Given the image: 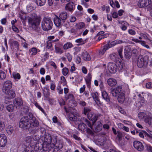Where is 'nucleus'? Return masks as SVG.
I'll list each match as a JSON object with an SVG mask.
<instances>
[{"mask_svg":"<svg viewBox=\"0 0 152 152\" xmlns=\"http://www.w3.org/2000/svg\"><path fill=\"white\" fill-rule=\"evenodd\" d=\"M12 86V84L11 81H6L4 83L2 88L3 92L7 95V97L10 99L13 98L15 96V91L10 90Z\"/></svg>","mask_w":152,"mask_h":152,"instance_id":"nucleus-1","label":"nucleus"},{"mask_svg":"<svg viewBox=\"0 0 152 152\" xmlns=\"http://www.w3.org/2000/svg\"><path fill=\"white\" fill-rule=\"evenodd\" d=\"M28 24L29 26L34 30H36L39 26L41 18L39 16L35 13L31 15L30 17L28 18Z\"/></svg>","mask_w":152,"mask_h":152,"instance_id":"nucleus-2","label":"nucleus"},{"mask_svg":"<svg viewBox=\"0 0 152 152\" xmlns=\"http://www.w3.org/2000/svg\"><path fill=\"white\" fill-rule=\"evenodd\" d=\"M53 23L49 18H44L42 23V27L44 30L47 31L52 28Z\"/></svg>","mask_w":152,"mask_h":152,"instance_id":"nucleus-3","label":"nucleus"},{"mask_svg":"<svg viewBox=\"0 0 152 152\" xmlns=\"http://www.w3.org/2000/svg\"><path fill=\"white\" fill-rule=\"evenodd\" d=\"M38 137L37 135L27 136L26 138L25 141L28 145H30V146H32L33 148L35 147L36 142L35 141L37 140Z\"/></svg>","mask_w":152,"mask_h":152,"instance_id":"nucleus-4","label":"nucleus"},{"mask_svg":"<svg viewBox=\"0 0 152 152\" xmlns=\"http://www.w3.org/2000/svg\"><path fill=\"white\" fill-rule=\"evenodd\" d=\"M29 118L28 116L24 117L22 118L19 123V126L23 129H28L30 127L29 124Z\"/></svg>","mask_w":152,"mask_h":152,"instance_id":"nucleus-5","label":"nucleus"},{"mask_svg":"<svg viewBox=\"0 0 152 152\" xmlns=\"http://www.w3.org/2000/svg\"><path fill=\"white\" fill-rule=\"evenodd\" d=\"M148 64V60L142 55H140L137 60V65L140 68L146 67Z\"/></svg>","mask_w":152,"mask_h":152,"instance_id":"nucleus-6","label":"nucleus"},{"mask_svg":"<svg viewBox=\"0 0 152 152\" xmlns=\"http://www.w3.org/2000/svg\"><path fill=\"white\" fill-rule=\"evenodd\" d=\"M33 115L31 114L29 116H31L29 118V124L30 125V127H38L39 125L38 121L35 118L32 117Z\"/></svg>","mask_w":152,"mask_h":152,"instance_id":"nucleus-7","label":"nucleus"},{"mask_svg":"<svg viewBox=\"0 0 152 152\" xmlns=\"http://www.w3.org/2000/svg\"><path fill=\"white\" fill-rule=\"evenodd\" d=\"M133 146L137 151L140 152L142 151L144 149V146L141 142L135 141L133 142Z\"/></svg>","mask_w":152,"mask_h":152,"instance_id":"nucleus-8","label":"nucleus"},{"mask_svg":"<svg viewBox=\"0 0 152 152\" xmlns=\"http://www.w3.org/2000/svg\"><path fill=\"white\" fill-rule=\"evenodd\" d=\"M139 135L142 138H143L145 136L148 140L152 143V134L150 133H148L145 131H143L140 132Z\"/></svg>","mask_w":152,"mask_h":152,"instance_id":"nucleus-9","label":"nucleus"},{"mask_svg":"<svg viewBox=\"0 0 152 152\" xmlns=\"http://www.w3.org/2000/svg\"><path fill=\"white\" fill-rule=\"evenodd\" d=\"M122 91V87L118 86L113 89L111 91V94L115 97H117L121 93L123 92Z\"/></svg>","mask_w":152,"mask_h":152,"instance_id":"nucleus-10","label":"nucleus"},{"mask_svg":"<svg viewBox=\"0 0 152 152\" xmlns=\"http://www.w3.org/2000/svg\"><path fill=\"white\" fill-rule=\"evenodd\" d=\"M7 138L6 135L4 134H0V147H4L7 144Z\"/></svg>","mask_w":152,"mask_h":152,"instance_id":"nucleus-11","label":"nucleus"},{"mask_svg":"<svg viewBox=\"0 0 152 152\" xmlns=\"http://www.w3.org/2000/svg\"><path fill=\"white\" fill-rule=\"evenodd\" d=\"M117 66L113 63H109L108 64V69L111 73H115L116 72Z\"/></svg>","mask_w":152,"mask_h":152,"instance_id":"nucleus-12","label":"nucleus"},{"mask_svg":"<svg viewBox=\"0 0 152 152\" xmlns=\"http://www.w3.org/2000/svg\"><path fill=\"white\" fill-rule=\"evenodd\" d=\"M151 3L150 0H139L138 5L140 7H145L148 6Z\"/></svg>","mask_w":152,"mask_h":152,"instance_id":"nucleus-13","label":"nucleus"},{"mask_svg":"<svg viewBox=\"0 0 152 152\" xmlns=\"http://www.w3.org/2000/svg\"><path fill=\"white\" fill-rule=\"evenodd\" d=\"M75 5L73 2L67 4L65 6V10L67 11L72 12L74 10Z\"/></svg>","mask_w":152,"mask_h":152,"instance_id":"nucleus-14","label":"nucleus"},{"mask_svg":"<svg viewBox=\"0 0 152 152\" xmlns=\"http://www.w3.org/2000/svg\"><path fill=\"white\" fill-rule=\"evenodd\" d=\"M91 95L96 103L98 105L100 104V101L99 99L97 93L96 92H93L91 93Z\"/></svg>","mask_w":152,"mask_h":152,"instance_id":"nucleus-15","label":"nucleus"},{"mask_svg":"<svg viewBox=\"0 0 152 152\" xmlns=\"http://www.w3.org/2000/svg\"><path fill=\"white\" fill-rule=\"evenodd\" d=\"M125 94L123 91L121 93L118 95V100L119 103H123L125 101Z\"/></svg>","mask_w":152,"mask_h":152,"instance_id":"nucleus-16","label":"nucleus"},{"mask_svg":"<svg viewBox=\"0 0 152 152\" xmlns=\"http://www.w3.org/2000/svg\"><path fill=\"white\" fill-rule=\"evenodd\" d=\"M88 118L94 123L97 120V116L92 112H90L87 116Z\"/></svg>","mask_w":152,"mask_h":152,"instance_id":"nucleus-17","label":"nucleus"},{"mask_svg":"<svg viewBox=\"0 0 152 152\" xmlns=\"http://www.w3.org/2000/svg\"><path fill=\"white\" fill-rule=\"evenodd\" d=\"M144 121L145 123L152 126V115L149 114L148 115L147 117L145 118L144 119Z\"/></svg>","mask_w":152,"mask_h":152,"instance_id":"nucleus-18","label":"nucleus"},{"mask_svg":"<svg viewBox=\"0 0 152 152\" xmlns=\"http://www.w3.org/2000/svg\"><path fill=\"white\" fill-rule=\"evenodd\" d=\"M23 104L22 100L20 98H15L14 101V104L16 107L22 106Z\"/></svg>","mask_w":152,"mask_h":152,"instance_id":"nucleus-19","label":"nucleus"},{"mask_svg":"<svg viewBox=\"0 0 152 152\" xmlns=\"http://www.w3.org/2000/svg\"><path fill=\"white\" fill-rule=\"evenodd\" d=\"M67 17V13L65 11H62L59 13V17L63 20H66Z\"/></svg>","mask_w":152,"mask_h":152,"instance_id":"nucleus-20","label":"nucleus"},{"mask_svg":"<svg viewBox=\"0 0 152 152\" xmlns=\"http://www.w3.org/2000/svg\"><path fill=\"white\" fill-rule=\"evenodd\" d=\"M81 57L85 61H89L91 59L90 55L87 52L82 53Z\"/></svg>","mask_w":152,"mask_h":152,"instance_id":"nucleus-21","label":"nucleus"},{"mask_svg":"<svg viewBox=\"0 0 152 152\" xmlns=\"http://www.w3.org/2000/svg\"><path fill=\"white\" fill-rule=\"evenodd\" d=\"M107 82L108 85L110 86H115L117 83L116 80L113 78H110L107 80Z\"/></svg>","mask_w":152,"mask_h":152,"instance_id":"nucleus-22","label":"nucleus"},{"mask_svg":"<svg viewBox=\"0 0 152 152\" xmlns=\"http://www.w3.org/2000/svg\"><path fill=\"white\" fill-rule=\"evenodd\" d=\"M124 55L125 57L127 59H129L130 58L131 56L130 49L128 47H126L124 49Z\"/></svg>","mask_w":152,"mask_h":152,"instance_id":"nucleus-23","label":"nucleus"},{"mask_svg":"<svg viewBox=\"0 0 152 152\" xmlns=\"http://www.w3.org/2000/svg\"><path fill=\"white\" fill-rule=\"evenodd\" d=\"M61 19L59 17L57 16H56L54 19V23L55 25L58 27L60 26L61 24Z\"/></svg>","mask_w":152,"mask_h":152,"instance_id":"nucleus-24","label":"nucleus"},{"mask_svg":"<svg viewBox=\"0 0 152 152\" xmlns=\"http://www.w3.org/2000/svg\"><path fill=\"white\" fill-rule=\"evenodd\" d=\"M85 24L83 22H80L76 24L75 26L76 28V29L78 31L82 29L85 27Z\"/></svg>","mask_w":152,"mask_h":152,"instance_id":"nucleus-25","label":"nucleus"},{"mask_svg":"<svg viewBox=\"0 0 152 152\" xmlns=\"http://www.w3.org/2000/svg\"><path fill=\"white\" fill-rule=\"evenodd\" d=\"M14 128L11 125H9L6 129V132L8 134L11 135L14 132Z\"/></svg>","mask_w":152,"mask_h":152,"instance_id":"nucleus-26","label":"nucleus"},{"mask_svg":"<svg viewBox=\"0 0 152 152\" xmlns=\"http://www.w3.org/2000/svg\"><path fill=\"white\" fill-rule=\"evenodd\" d=\"M43 91L44 96L46 97H48L50 94L49 88L46 87H45L43 89Z\"/></svg>","mask_w":152,"mask_h":152,"instance_id":"nucleus-27","label":"nucleus"},{"mask_svg":"<svg viewBox=\"0 0 152 152\" xmlns=\"http://www.w3.org/2000/svg\"><path fill=\"white\" fill-rule=\"evenodd\" d=\"M45 141L44 143H47V144L49 145V144L51 143L52 139L51 136L50 135L48 134V136H46L45 137Z\"/></svg>","mask_w":152,"mask_h":152,"instance_id":"nucleus-28","label":"nucleus"},{"mask_svg":"<svg viewBox=\"0 0 152 152\" xmlns=\"http://www.w3.org/2000/svg\"><path fill=\"white\" fill-rule=\"evenodd\" d=\"M102 96L103 99H104L107 102L110 101V99L109 96H108L107 93L105 91H103L102 92Z\"/></svg>","mask_w":152,"mask_h":152,"instance_id":"nucleus-29","label":"nucleus"},{"mask_svg":"<svg viewBox=\"0 0 152 152\" xmlns=\"http://www.w3.org/2000/svg\"><path fill=\"white\" fill-rule=\"evenodd\" d=\"M120 23L122 25V26H121V29L123 31H125L127 29V26L128 25V23L125 21H121Z\"/></svg>","mask_w":152,"mask_h":152,"instance_id":"nucleus-30","label":"nucleus"},{"mask_svg":"<svg viewBox=\"0 0 152 152\" xmlns=\"http://www.w3.org/2000/svg\"><path fill=\"white\" fill-rule=\"evenodd\" d=\"M55 52L59 54H61L64 52L62 48L56 45L55 46Z\"/></svg>","mask_w":152,"mask_h":152,"instance_id":"nucleus-31","label":"nucleus"},{"mask_svg":"<svg viewBox=\"0 0 152 152\" xmlns=\"http://www.w3.org/2000/svg\"><path fill=\"white\" fill-rule=\"evenodd\" d=\"M75 42L78 43V45H80L85 44L86 42V39H83L81 38L76 39L75 40Z\"/></svg>","mask_w":152,"mask_h":152,"instance_id":"nucleus-32","label":"nucleus"},{"mask_svg":"<svg viewBox=\"0 0 152 152\" xmlns=\"http://www.w3.org/2000/svg\"><path fill=\"white\" fill-rule=\"evenodd\" d=\"M66 98L67 99H70L72 100V102L74 104V106H76V102L74 100H72L73 99V96L72 94H69L68 95H66L65 96Z\"/></svg>","mask_w":152,"mask_h":152,"instance_id":"nucleus-33","label":"nucleus"},{"mask_svg":"<svg viewBox=\"0 0 152 152\" xmlns=\"http://www.w3.org/2000/svg\"><path fill=\"white\" fill-rule=\"evenodd\" d=\"M73 46L71 43L67 42L63 46V48L64 50H67L68 49L72 48Z\"/></svg>","mask_w":152,"mask_h":152,"instance_id":"nucleus-34","label":"nucleus"},{"mask_svg":"<svg viewBox=\"0 0 152 152\" xmlns=\"http://www.w3.org/2000/svg\"><path fill=\"white\" fill-rule=\"evenodd\" d=\"M148 115L144 112H140L138 113V117L140 119H143L144 121L145 118L147 117Z\"/></svg>","mask_w":152,"mask_h":152,"instance_id":"nucleus-35","label":"nucleus"},{"mask_svg":"<svg viewBox=\"0 0 152 152\" xmlns=\"http://www.w3.org/2000/svg\"><path fill=\"white\" fill-rule=\"evenodd\" d=\"M36 1L38 5L42 6L45 4L46 0H36Z\"/></svg>","mask_w":152,"mask_h":152,"instance_id":"nucleus-36","label":"nucleus"},{"mask_svg":"<svg viewBox=\"0 0 152 152\" xmlns=\"http://www.w3.org/2000/svg\"><path fill=\"white\" fill-rule=\"evenodd\" d=\"M68 117L70 120L72 121H75L77 118V117L72 113L68 114Z\"/></svg>","mask_w":152,"mask_h":152,"instance_id":"nucleus-37","label":"nucleus"},{"mask_svg":"<svg viewBox=\"0 0 152 152\" xmlns=\"http://www.w3.org/2000/svg\"><path fill=\"white\" fill-rule=\"evenodd\" d=\"M107 46L105 45L103 49L100 50H99V55L100 56H102L103 55L104 53L107 50Z\"/></svg>","mask_w":152,"mask_h":152,"instance_id":"nucleus-38","label":"nucleus"},{"mask_svg":"<svg viewBox=\"0 0 152 152\" xmlns=\"http://www.w3.org/2000/svg\"><path fill=\"white\" fill-rule=\"evenodd\" d=\"M77 124H79L78 127L79 130L82 131L86 128V126L85 124L79 123H77Z\"/></svg>","mask_w":152,"mask_h":152,"instance_id":"nucleus-39","label":"nucleus"},{"mask_svg":"<svg viewBox=\"0 0 152 152\" xmlns=\"http://www.w3.org/2000/svg\"><path fill=\"white\" fill-rule=\"evenodd\" d=\"M98 125L95 127V130L96 131L99 132L102 129V124L100 122H98Z\"/></svg>","mask_w":152,"mask_h":152,"instance_id":"nucleus-40","label":"nucleus"},{"mask_svg":"<svg viewBox=\"0 0 152 152\" xmlns=\"http://www.w3.org/2000/svg\"><path fill=\"white\" fill-rule=\"evenodd\" d=\"M115 42V41L111 42L110 44L108 45H105L106 46H107V49L113 47L115 45H116Z\"/></svg>","mask_w":152,"mask_h":152,"instance_id":"nucleus-41","label":"nucleus"},{"mask_svg":"<svg viewBox=\"0 0 152 152\" xmlns=\"http://www.w3.org/2000/svg\"><path fill=\"white\" fill-rule=\"evenodd\" d=\"M110 58L111 60L115 61L117 59L118 57L117 54L114 53L110 55Z\"/></svg>","mask_w":152,"mask_h":152,"instance_id":"nucleus-42","label":"nucleus"},{"mask_svg":"<svg viewBox=\"0 0 152 152\" xmlns=\"http://www.w3.org/2000/svg\"><path fill=\"white\" fill-rule=\"evenodd\" d=\"M110 4L111 6L113 7H115V6H116V7L117 8H119L120 7V6L118 2L117 1H115L114 4L113 3V1H112V3L110 2Z\"/></svg>","mask_w":152,"mask_h":152,"instance_id":"nucleus-43","label":"nucleus"},{"mask_svg":"<svg viewBox=\"0 0 152 152\" xmlns=\"http://www.w3.org/2000/svg\"><path fill=\"white\" fill-rule=\"evenodd\" d=\"M62 72L64 75L66 76L68 73L69 69L66 67H64L62 70Z\"/></svg>","mask_w":152,"mask_h":152,"instance_id":"nucleus-44","label":"nucleus"},{"mask_svg":"<svg viewBox=\"0 0 152 152\" xmlns=\"http://www.w3.org/2000/svg\"><path fill=\"white\" fill-rule=\"evenodd\" d=\"M61 83L63 84V86H66L67 85V82L65 77L61 76Z\"/></svg>","mask_w":152,"mask_h":152,"instance_id":"nucleus-45","label":"nucleus"},{"mask_svg":"<svg viewBox=\"0 0 152 152\" xmlns=\"http://www.w3.org/2000/svg\"><path fill=\"white\" fill-rule=\"evenodd\" d=\"M91 109L88 107H84V108L83 113L85 115H87L90 113V112H91Z\"/></svg>","mask_w":152,"mask_h":152,"instance_id":"nucleus-46","label":"nucleus"},{"mask_svg":"<svg viewBox=\"0 0 152 152\" xmlns=\"http://www.w3.org/2000/svg\"><path fill=\"white\" fill-rule=\"evenodd\" d=\"M12 75L14 78L15 79L19 80L20 78V76L18 73L13 72L12 73Z\"/></svg>","mask_w":152,"mask_h":152,"instance_id":"nucleus-47","label":"nucleus"},{"mask_svg":"<svg viewBox=\"0 0 152 152\" xmlns=\"http://www.w3.org/2000/svg\"><path fill=\"white\" fill-rule=\"evenodd\" d=\"M5 123L2 121H0V132L4 130L5 128Z\"/></svg>","mask_w":152,"mask_h":152,"instance_id":"nucleus-48","label":"nucleus"},{"mask_svg":"<svg viewBox=\"0 0 152 152\" xmlns=\"http://www.w3.org/2000/svg\"><path fill=\"white\" fill-rule=\"evenodd\" d=\"M31 51L32 52L31 55H35L37 54V52L39 51V50L38 49L37 50L36 48L34 47L31 49Z\"/></svg>","mask_w":152,"mask_h":152,"instance_id":"nucleus-49","label":"nucleus"},{"mask_svg":"<svg viewBox=\"0 0 152 152\" xmlns=\"http://www.w3.org/2000/svg\"><path fill=\"white\" fill-rule=\"evenodd\" d=\"M21 41L22 42V45L24 48H27L28 47V44L26 42L25 40L23 38H21Z\"/></svg>","mask_w":152,"mask_h":152,"instance_id":"nucleus-50","label":"nucleus"},{"mask_svg":"<svg viewBox=\"0 0 152 152\" xmlns=\"http://www.w3.org/2000/svg\"><path fill=\"white\" fill-rule=\"evenodd\" d=\"M84 122L88 125V126L91 129H93V125L86 118H83Z\"/></svg>","mask_w":152,"mask_h":152,"instance_id":"nucleus-51","label":"nucleus"},{"mask_svg":"<svg viewBox=\"0 0 152 152\" xmlns=\"http://www.w3.org/2000/svg\"><path fill=\"white\" fill-rule=\"evenodd\" d=\"M77 102L81 106H84L86 105V102L81 99H79L77 100Z\"/></svg>","mask_w":152,"mask_h":152,"instance_id":"nucleus-52","label":"nucleus"},{"mask_svg":"<svg viewBox=\"0 0 152 152\" xmlns=\"http://www.w3.org/2000/svg\"><path fill=\"white\" fill-rule=\"evenodd\" d=\"M13 106L12 104H9L7 107V109L10 112H12L13 109Z\"/></svg>","mask_w":152,"mask_h":152,"instance_id":"nucleus-53","label":"nucleus"},{"mask_svg":"<svg viewBox=\"0 0 152 152\" xmlns=\"http://www.w3.org/2000/svg\"><path fill=\"white\" fill-rule=\"evenodd\" d=\"M6 75L5 73L2 71L0 70V78L4 79L5 78Z\"/></svg>","mask_w":152,"mask_h":152,"instance_id":"nucleus-54","label":"nucleus"},{"mask_svg":"<svg viewBox=\"0 0 152 152\" xmlns=\"http://www.w3.org/2000/svg\"><path fill=\"white\" fill-rule=\"evenodd\" d=\"M134 95L135 96L137 95V96H138L139 98L141 100H142V102H144L145 100L144 99V98L142 97L141 95L138 92H136L135 93H134Z\"/></svg>","mask_w":152,"mask_h":152,"instance_id":"nucleus-55","label":"nucleus"},{"mask_svg":"<svg viewBox=\"0 0 152 152\" xmlns=\"http://www.w3.org/2000/svg\"><path fill=\"white\" fill-rule=\"evenodd\" d=\"M66 56L67 57L68 61L69 62L71 61L72 59V56L69 53H66Z\"/></svg>","mask_w":152,"mask_h":152,"instance_id":"nucleus-56","label":"nucleus"},{"mask_svg":"<svg viewBox=\"0 0 152 152\" xmlns=\"http://www.w3.org/2000/svg\"><path fill=\"white\" fill-rule=\"evenodd\" d=\"M128 32L130 35H134L136 34L135 31L131 29H129L128 31Z\"/></svg>","mask_w":152,"mask_h":152,"instance_id":"nucleus-57","label":"nucleus"},{"mask_svg":"<svg viewBox=\"0 0 152 152\" xmlns=\"http://www.w3.org/2000/svg\"><path fill=\"white\" fill-rule=\"evenodd\" d=\"M146 87L148 89H151L152 88V83L151 82L147 83L145 85Z\"/></svg>","mask_w":152,"mask_h":152,"instance_id":"nucleus-58","label":"nucleus"},{"mask_svg":"<svg viewBox=\"0 0 152 152\" xmlns=\"http://www.w3.org/2000/svg\"><path fill=\"white\" fill-rule=\"evenodd\" d=\"M52 47V43L51 41L49 40L47 42L46 48L48 49Z\"/></svg>","mask_w":152,"mask_h":152,"instance_id":"nucleus-59","label":"nucleus"},{"mask_svg":"<svg viewBox=\"0 0 152 152\" xmlns=\"http://www.w3.org/2000/svg\"><path fill=\"white\" fill-rule=\"evenodd\" d=\"M140 35L145 39H148V34L146 33H140Z\"/></svg>","mask_w":152,"mask_h":152,"instance_id":"nucleus-60","label":"nucleus"},{"mask_svg":"<svg viewBox=\"0 0 152 152\" xmlns=\"http://www.w3.org/2000/svg\"><path fill=\"white\" fill-rule=\"evenodd\" d=\"M34 104L35 106L37 107L39 110H41L43 113L44 112V110L36 102Z\"/></svg>","mask_w":152,"mask_h":152,"instance_id":"nucleus-61","label":"nucleus"},{"mask_svg":"<svg viewBox=\"0 0 152 152\" xmlns=\"http://www.w3.org/2000/svg\"><path fill=\"white\" fill-rule=\"evenodd\" d=\"M122 51L123 49L121 48L119 49L118 50V53L119 54L120 58H123Z\"/></svg>","mask_w":152,"mask_h":152,"instance_id":"nucleus-62","label":"nucleus"},{"mask_svg":"<svg viewBox=\"0 0 152 152\" xmlns=\"http://www.w3.org/2000/svg\"><path fill=\"white\" fill-rule=\"evenodd\" d=\"M112 17L114 18H117L118 17V14L117 12H114L111 13Z\"/></svg>","mask_w":152,"mask_h":152,"instance_id":"nucleus-63","label":"nucleus"},{"mask_svg":"<svg viewBox=\"0 0 152 152\" xmlns=\"http://www.w3.org/2000/svg\"><path fill=\"white\" fill-rule=\"evenodd\" d=\"M78 30H77L76 28V29H75L74 28H72L70 30V32L71 33H73L75 34H78V33H77L78 31Z\"/></svg>","mask_w":152,"mask_h":152,"instance_id":"nucleus-64","label":"nucleus"}]
</instances>
